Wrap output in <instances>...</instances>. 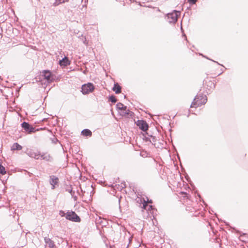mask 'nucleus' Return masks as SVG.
I'll return each instance as SVG.
<instances>
[{
	"mask_svg": "<svg viewBox=\"0 0 248 248\" xmlns=\"http://www.w3.org/2000/svg\"><path fill=\"white\" fill-rule=\"evenodd\" d=\"M207 98L205 95H197L191 105V108L198 107L206 103Z\"/></svg>",
	"mask_w": 248,
	"mask_h": 248,
	"instance_id": "f257e3e1",
	"label": "nucleus"
},
{
	"mask_svg": "<svg viewBox=\"0 0 248 248\" xmlns=\"http://www.w3.org/2000/svg\"><path fill=\"white\" fill-rule=\"evenodd\" d=\"M94 89V85L91 83H88L82 86L81 92L83 94H87L93 92Z\"/></svg>",
	"mask_w": 248,
	"mask_h": 248,
	"instance_id": "f03ea898",
	"label": "nucleus"
},
{
	"mask_svg": "<svg viewBox=\"0 0 248 248\" xmlns=\"http://www.w3.org/2000/svg\"><path fill=\"white\" fill-rule=\"evenodd\" d=\"M65 217L67 219L74 222H79L80 221L79 217L73 211H68L66 213Z\"/></svg>",
	"mask_w": 248,
	"mask_h": 248,
	"instance_id": "7ed1b4c3",
	"label": "nucleus"
},
{
	"mask_svg": "<svg viewBox=\"0 0 248 248\" xmlns=\"http://www.w3.org/2000/svg\"><path fill=\"white\" fill-rule=\"evenodd\" d=\"M180 15V12L178 11H174L172 13L167 15L168 19L170 23H175L177 21L178 16Z\"/></svg>",
	"mask_w": 248,
	"mask_h": 248,
	"instance_id": "20e7f679",
	"label": "nucleus"
},
{
	"mask_svg": "<svg viewBox=\"0 0 248 248\" xmlns=\"http://www.w3.org/2000/svg\"><path fill=\"white\" fill-rule=\"evenodd\" d=\"M43 75L48 83H50L54 80L53 75L51 74L49 70H44L43 71Z\"/></svg>",
	"mask_w": 248,
	"mask_h": 248,
	"instance_id": "39448f33",
	"label": "nucleus"
},
{
	"mask_svg": "<svg viewBox=\"0 0 248 248\" xmlns=\"http://www.w3.org/2000/svg\"><path fill=\"white\" fill-rule=\"evenodd\" d=\"M136 124L140 129L144 131H146L148 128V125L146 122L143 120H138Z\"/></svg>",
	"mask_w": 248,
	"mask_h": 248,
	"instance_id": "423d86ee",
	"label": "nucleus"
},
{
	"mask_svg": "<svg viewBox=\"0 0 248 248\" xmlns=\"http://www.w3.org/2000/svg\"><path fill=\"white\" fill-rule=\"evenodd\" d=\"M116 107L118 109H120V110H121L123 111V112H122V114H121L122 115L124 116V115L129 114V110L128 109L127 110L126 109L127 107L126 106H124L123 104H122L121 103L117 104Z\"/></svg>",
	"mask_w": 248,
	"mask_h": 248,
	"instance_id": "0eeeda50",
	"label": "nucleus"
},
{
	"mask_svg": "<svg viewBox=\"0 0 248 248\" xmlns=\"http://www.w3.org/2000/svg\"><path fill=\"white\" fill-rule=\"evenodd\" d=\"M22 127L25 130L28 132L29 133L34 132L36 131L34 127L31 126L28 123L26 122H23L22 124Z\"/></svg>",
	"mask_w": 248,
	"mask_h": 248,
	"instance_id": "6e6552de",
	"label": "nucleus"
},
{
	"mask_svg": "<svg viewBox=\"0 0 248 248\" xmlns=\"http://www.w3.org/2000/svg\"><path fill=\"white\" fill-rule=\"evenodd\" d=\"M45 242L46 243L45 247L46 248H54L55 247L54 243L49 238L45 237Z\"/></svg>",
	"mask_w": 248,
	"mask_h": 248,
	"instance_id": "1a4fd4ad",
	"label": "nucleus"
},
{
	"mask_svg": "<svg viewBox=\"0 0 248 248\" xmlns=\"http://www.w3.org/2000/svg\"><path fill=\"white\" fill-rule=\"evenodd\" d=\"M59 179L55 176H51L50 177V184L52 186V189H54L55 186L58 183Z\"/></svg>",
	"mask_w": 248,
	"mask_h": 248,
	"instance_id": "9d476101",
	"label": "nucleus"
},
{
	"mask_svg": "<svg viewBox=\"0 0 248 248\" xmlns=\"http://www.w3.org/2000/svg\"><path fill=\"white\" fill-rule=\"evenodd\" d=\"M27 154L30 157H33L36 159H39L40 158V153L39 152H34L31 151L27 153Z\"/></svg>",
	"mask_w": 248,
	"mask_h": 248,
	"instance_id": "9b49d317",
	"label": "nucleus"
},
{
	"mask_svg": "<svg viewBox=\"0 0 248 248\" xmlns=\"http://www.w3.org/2000/svg\"><path fill=\"white\" fill-rule=\"evenodd\" d=\"M59 63L61 66H66L70 64L69 61L68 60L67 57H65L64 58L62 59V60H60Z\"/></svg>",
	"mask_w": 248,
	"mask_h": 248,
	"instance_id": "f8f14e48",
	"label": "nucleus"
},
{
	"mask_svg": "<svg viewBox=\"0 0 248 248\" xmlns=\"http://www.w3.org/2000/svg\"><path fill=\"white\" fill-rule=\"evenodd\" d=\"M51 158V156L47 153H43L42 154H41L40 153V159L45 160L46 161H49V160H50Z\"/></svg>",
	"mask_w": 248,
	"mask_h": 248,
	"instance_id": "ddd939ff",
	"label": "nucleus"
},
{
	"mask_svg": "<svg viewBox=\"0 0 248 248\" xmlns=\"http://www.w3.org/2000/svg\"><path fill=\"white\" fill-rule=\"evenodd\" d=\"M147 199V201H146V200L143 199V201H144V203L143 204V207L144 209H147L148 210H150V209H152V205H150L148 207V208L147 209V208L148 207V205H147V202L148 203H152V201L151 200H150L149 201V200L146 198Z\"/></svg>",
	"mask_w": 248,
	"mask_h": 248,
	"instance_id": "4468645a",
	"label": "nucleus"
},
{
	"mask_svg": "<svg viewBox=\"0 0 248 248\" xmlns=\"http://www.w3.org/2000/svg\"><path fill=\"white\" fill-rule=\"evenodd\" d=\"M22 148V146L17 143H15L11 147V150H20Z\"/></svg>",
	"mask_w": 248,
	"mask_h": 248,
	"instance_id": "2eb2a0df",
	"label": "nucleus"
},
{
	"mask_svg": "<svg viewBox=\"0 0 248 248\" xmlns=\"http://www.w3.org/2000/svg\"><path fill=\"white\" fill-rule=\"evenodd\" d=\"M121 87L117 83L115 84L113 88V90L116 93H119L121 92Z\"/></svg>",
	"mask_w": 248,
	"mask_h": 248,
	"instance_id": "dca6fc26",
	"label": "nucleus"
},
{
	"mask_svg": "<svg viewBox=\"0 0 248 248\" xmlns=\"http://www.w3.org/2000/svg\"><path fill=\"white\" fill-rule=\"evenodd\" d=\"M81 133L85 136H91L92 132L89 129H84L82 131Z\"/></svg>",
	"mask_w": 248,
	"mask_h": 248,
	"instance_id": "f3484780",
	"label": "nucleus"
},
{
	"mask_svg": "<svg viewBox=\"0 0 248 248\" xmlns=\"http://www.w3.org/2000/svg\"><path fill=\"white\" fill-rule=\"evenodd\" d=\"M0 173L1 174H4L6 173V170L5 168L0 164Z\"/></svg>",
	"mask_w": 248,
	"mask_h": 248,
	"instance_id": "a211bd4d",
	"label": "nucleus"
},
{
	"mask_svg": "<svg viewBox=\"0 0 248 248\" xmlns=\"http://www.w3.org/2000/svg\"><path fill=\"white\" fill-rule=\"evenodd\" d=\"M109 100L112 103H115L117 101L116 98L114 96H111L109 97Z\"/></svg>",
	"mask_w": 248,
	"mask_h": 248,
	"instance_id": "6ab92c4d",
	"label": "nucleus"
},
{
	"mask_svg": "<svg viewBox=\"0 0 248 248\" xmlns=\"http://www.w3.org/2000/svg\"><path fill=\"white\" fill-rule=\"evenodd\" d=\"M66 213H65L63 211H60L59 212V215L62 217L64 216L66 217Z\"/></svg>",
	"mask_w": 248,
	"mask_h": 248,
	"instance_id": "aec40b11",
	"label": "nucleus"
},
{
	"mask_svg": "<svg viewBox=\"0 0 248 248\" xmlns=\"http://www.w3.org/2000/svg\"><path fill=\"white\" fill-rule=\"evenodd\" d=\"M197 0H188V1L189 3H192V4H195Z\"/></svg>",
	"mask_w": 248,
	"mask_h": 248,
	"instance_id": "412c9836",
	"label": "nucleus"
},
{
	"mask_svg": "<svg viewBox=\"0 0 248 248\" xmlns=\"http://www.w3.org/2000/svg\"><path fill=\"white\" fill-rule=\"evenodd\" d=\"M62 2H64V0H63L62 1H60V3H62Z\"/></svg>",
	"mask_w": 248,
	"mask_h": 248,
	"instance_id": "4be33fe9",
	"label": "nucleus"
}]
</instances>
